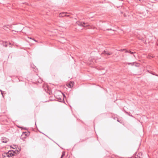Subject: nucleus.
I'll use <instances>...</instances> for the list:
<instances>
[{
    "instance_id": "f257e3e1",
    "label": "nucleus",
    "mask_w": 158,
    "mask_h": 158,
    "mask_svg": "<svg viewBox=\"0 0 158 158\" xmlns=\"http://www.w3.org/2000/svg\"><path fill=\"white\" fill-rule=\"evenodd\" d=\"M7 153L9 158H10L12 156H15V154H14V153H16L13 150L9 151Z\"/></svg>"
},
{
    "instance_id": "f03ea898",
    "label": "nucleus",
    "mask_w": 158,
    "mask_h": 158,
    "mask_svg": "<svg viewBox=\"0 0 158 158\" xmlns=\"http://www.w3.org/2000/svg\"><path fill=\"white\" fill-rule=\"evenodd\" d=\"M77 23L79 26L81 27L87 26L89 25L88 23H85V22H77Z\"/></svg>"
},
{
    "instance_id": "7ed1b4c3",
    "label": "nucleus",
    "mask_w": 158,
    "mask_h": 158,
    "mask_svg": "<svg viewBox=\"0 0 158 158\" xmlns=\"http://www.w3.org/2000/svg\"><path fill=\"white\" fill-rule=\"evenodd\" d=\"M1 140L2 143H6L8 141V139L7 138L4 137H3L2 138Z\"/></svg>"
},
{
    "instance_id": "20e7f679",
    "label": "nucleus",
    "mask_w": 158,
    "mask_h": 158,
    "mask_svg": "<svg viewBox=\"0 0 158 158\" xmlns=\"http://www.w3.org/2000/svg\"><path fill=\"white\" fill-rule=\"evenodd\" d=\"M102 53L105 55H110L112 54V52H111L105 50Z\"/></svg>"
},
{
    "instance_id": "39448f33",
    "label": "nucleus",
    "mask_w": 158,
    "mask_h": 158,
    "mask_svg": "<svg viewBox=\"0 0 158 158\" xmlns=\"http://www.w3.org/2000/svg\"><path fill=\"white\" fill-rule=\"evenodd\" d=\"M68 13L65 12L61 13L59 15V17H65L66 16V14H67Z\"/></svg>"
},
{
    "instance_id": "423d86ee",
    "label": "nucleus",
    "mask_w": 158,
    "mask_h": 158,
    "mask_svg": "<svg viewBox=\"0 0 158 158\" xmlns=\"http://www.w3.org/2000/svg\"><path fill=\"white\" fill-rule=\"evenodd\" d=\"M73 82L71 81H70L68 84H67V86L70 88H71L73 87Z\"/></svg>"
},
{
    "instance_id": "0eeeda50",
    "label": "nucleus",
    "mask_w": 158,
    "mask_h": 158,
    "mask_svg": "<svg viewBox=\"0 0 158 158\" xmlns=\"http://www.w3.org/2000/svg\"><path fill=\"white\" fill-rule=\"evenodd\" d=\"M136 64V65H135V66H139V64L138 63H136V62H132V63H127V64L128 65H131V66H133L135 64Z\"/></svg>"
},
{
    "instance_id": "6e6552de",
    "label": "nucleus",
    "mask_w": 158,
    "mask_h": 158,
    "mask_svg": "<svg viewBox=\"0 0 158 158\" xmlns=\"http://www.w3.org/2000/svg\"><path fill=\"white\" fill-rule=\"evenodd\" d=\"M2 156L3 158H9L7 152H4L2 154Z\"/></svg>"
},
{
    "instance_id": "1a4fd4ad",
    "label": "nucleus",
    "mask_w": 158,
    "mask_h": 158,
    "mask_svg": "<svg viewBox=\"0 0 158 158\" xmlns=\"http://www.w3.org/2000/svg\"><path fill=\"white\" fill-rule=\"evenodd\" d=\"M60 43L63 44L65 42L66 40L64 38H62V40H60L59 41Z\"/></svg>"
},
{
    "instance_id": "9d476101",
    "label": "nucleus",
    "mask_w": 158,
    "mask_h": 158,
    "mask_svg": "<svg viewBox=\"0 0 158 158\" xmlns=\"http://www.w3.org/2000/svg\"><path fill=\"white\" fill-rule=\"evenodd\" d=\"M57 98L58 99V101L60 102H62L63 101H64V99L63 98H62L60 97L59 98Z\"/></svg>"
},
{
    "instance_id": "9b49d317",
    "label": "nucleus",
    "mask_w": 158,
    "mask_h": 158,
    "mask_svg": "<svg viewBox=\"0 0 158 158\" xmlns=\"http://www.w3.org/2000/svg\"><path fill=\"white\" fill-rule=\"evenodd\" d=\"M137 156L139 158H142L143 156H142V153L141 152H140V153H139L138 154H137Z\"/></svg>"
},
{
    "instance_id": "f8f14e48",
    "label": "nucleus",
    "mask_w": 158,
    "mask_h": 158,
    "mask_svg": "<svg viewBox=\"0 0 158 158\" xmlns=\"http://www.w3.org/2000/svg\"><path fill=\"white\" fill-rule=\"evenodd\" d=\"M20 151V149L19 148H18V150H15V152L16 153H14V154H15V155H16L17 154H18Z\"/></svg>"
},
{
    "instance_id": "ddd939ff",
    "label": "nucleus",
    "mask_w": 158,
    "mask_h": 158,
    "mask_svg": "<svg viewBox=\"0 0 158 158\" xmlns=\"http://www.w3.org/2000/svg\"><path fill=\"white\" fill-rule=\"evenodd\" d=\"M29 134H30V133L29 132H28L27 134H26V132H23V134H24V135H29Z\"/></svg>"
},
{
    "instance_id": "4468645a",
    "label": "nucleus",
    "mask_w": 158,
    "mask_h": 158,
    "mask_svg": "<svg viewBox=\"0 0 158 158\" xmlns=\"http://www.w3.org/2000/svg\"><path fill=\"white\" fill-rule=\"evenodd\" d=\"M125 52H129V53H130L131 54H132L134 53V52H132L130 51H128L127 50Z\"/></svg>"
},
{
    "instance_id": "2eb2a0df",
    "label": "nucleus",
    "mask_w": 158,
    "mask_h": 158,
    "mask_svg": "<svg viewBox=\"0 0 158 158\" xmlns=\"http://www.w3.org/2000/svg\"><path fill=\"white\" fill-rule=\"evenodd\" d=\"M148 72H149V73H150L152 74V75H156V76H158V75H157V74H155V73H152L151 72H149V71H148Z\"/></svg>"
},
{
    "instance_id": "dca6fc26",
    "label": "nucleus",
    "mask_w": 158,
    "mask_h": 158,
    "mask_svg": "<svg viewBox=\"0 0 158 158\" xmlns=\"http://www.w3.org/2000/svg\"><path fill=\"white\" fill-rule=\"evenodd\" d=\"M65 155V152H62V154L60 158H62V157L64 156Z\"/></svg>"
},
{
    "instance_id": "f3484780",
    "label": "nucleus",
    "mask_w": 158,
    "mask_h": 158,
    "mask_svg": "<svg viewBox=\"0 0 158 158\" xmlns=\"http://www.w3.org/2000/svg\"><path fill=\"white\" fill-rule=\"evenodd\" d=\"M3 28L4 30H6L8 28V27L6 26H3Z\"/></svg>"
},
{
    "instance_id": "a211bd4d",
    "label": "nucleus",
    "mask_w": 158,
    "mask_h": 158,
    "mask_svg": "<svg viewBox=\"0 0 158 158\" xmlns=\"http://www.w3.org/2000/svg\"><path fill=\"white\" fill-rule=\"evenodd\" d=\"M125 113H126L127 114H128V115H129V116H131V117H133V116H132V115H130V113H128V112H127V111H125Z\"/></svg>"
},
{
    "instance_id": "6ab92c4d",
    "label": "nucleus",
    "mask_w": 158,
    "mask_h": 158,
    "mask_svg": "<svg viewBox=\"0 0 158 158\" xmlns=\"http://www.w3.org/2000/svg\"><path fill=\"white\" fill-rule=\"evenodd\" d=\"M124 50H125V49H121L119 50V51H120V52H123V51H124Z\"/></svg>"
},
{
    "instance_id": "aec40b11",
    "label": "nucleus",
    "mask_w": 158,
    "mask_h": 158,
    "mask_svg": "<svg viewBox=\"0 0 158 158\" xmlns=\"http://www.w3.org/2000/svg\"><path fill=\"white\" fill-rule=\"evenodd\" d=\"M69 16H70L69 15H66V16H65V17H69Z\"/></svg>"
},
{
    "instance_id": "412c9836",
    "label": "nucleus",
    "mask_w": 158,
    "mask_h": 158,
    "mask_svg": "<svg viewBox=\"0 0 158 158\" xmlns=\"http://www.w3.org/2000/svg\"><path fill=\"white\" fill-rule=\"evenodd\" d=\"M106 30H111L112 29H107Z\"/></svg>"
},
{
    "instance_id": "4be33fe9",
    "label": "nucleus",
    "mask_w": 158,
    "mask_h": 158,
    "mask_svg": "<svg viewBox=\"0 0 158 158\" xmlns=\"http://www.w3.org/2000/svg\"><path fill=\"white\" fill-rule=\"evenodd\" d=\"M5 47H7V44H5Z\"/></svg>"
},
{
    "instance_id": "5701e85b",
    "label": "nucleus",
    "mask_w": 158,
    "mask_h": 158,
    "mask_svg": "<svg viewBox=\"0 0 158 158\" xmlns=\"http://www.w3.org/2000/svg\"><path fill=\"white\" fill-rule=\"evenodd\" d=\"M23 129H25V130H26V129H27V128H26V127H25V128H23Z\"/></svg>"
},
{
    "instance_id": "b1692460",
    "label": "nucleus",
    "mask_w": 158,
    "mask_h": 158,
    "mask_svg": "<svg viewBox=\"0 0 158 158\" xmlns=\"http://www.w3.org/2000/svg\"><path fill=\"white\" fill-rule=\"evenodd\" d=\"M1 94L2 95V96H3V93L2 92H1Z\"/></svg>"
},
{
    "instance_id": "393cba45",
    "label": "nucleus",
    "mask_w": 158,
    "mask_h": 158,
    "mask_svg": "<svg viewBox=\"0 0 158 158\" xmlns=\"http://www.w3.org/2000/svg\"><path fill=\"white\" fill-rule=\"evenodd\" d=\"M33 40L34 41H35V42H36L37 41L36 40H34V39Z\"/></svg>"
},
{
    "instance_id": "a878e982",
    "label": "nucleus",
    "mask_w": 158,
    "mask_h": 158,
    "mask_svg": "<svg viewBox=\"0 0 158 158\" xmlns=\"http://www.w3.org/2000/svg\"><path fill=\"white\" fill-rule=\"evenodd\" d=\"M0 91H1V92H2V90H0Z\"/></svg>"
},
{
    "instance_id": "bb28decb",
    "label": "nucleus",
    "mask_w": 158,
    "mask_h": 158,
    "mask_svg": "<svg viewBox=\"0 0 158 158\" xmlns=\"http://www.w3.org/2000/svg\"><path fill=\"white\" fill-rule=\"evenodd\" d=\"M117 121H118V122H119V120H118Z\"/></svg>"
}]
</instances>
